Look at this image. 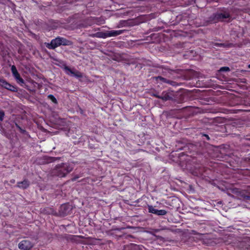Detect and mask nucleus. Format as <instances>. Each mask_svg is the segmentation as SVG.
I'll use <instances>...</instances> for the list:
<instances>
[{
  "label": "nucleus",
  "instance_id": "nucleus-1",
  "mask_svg": "<svg viewBox=\"0 0 250 250\" xmlns=\"http://www.w3.org/2000/svg\"><path fill=\"white\" fill-rule=\"evenodd\" d=\"M73 167L67 163L57 165L52 171V174L60 177H64L72 171Z\"/></svg>",
  "mask_w": 250,
  "mask_h": 250
},
{
  "label": "nucleus",
  "instance_id": "nucleus-2",
  "mask_svg": "<svg viewBox=\"0 0 250 250\" xmlns=\"http://www.w3.org/2000/svg\"><path fill=\"white\" fill-rule=\"evenodd\" d=\"M72 44V42L71 41L60 37L52 40L50 43H45L46 47L49 49H54L61 45L69 46Z\"/></svg>",
  "mask_w": 250,
  "mask_h": 250
},
{
  "label": "nucleus",
  "instance_id": "nucleus-3",
  "mask_svg": "<svg viewBox=\"0 0 250 250\" xmlns=\"http://www.w3.org/2000/svg\"><path fill=\"white\" fill-rule=\"evenodd\" d=\"M229 13L224 12L223 13L217 12L213 14L209 18V21L216 22L218 21H223L225 19L229 18Z\"/></svg>",
  "mask_w": 250,
  "mask_h": 250
},
{
  "label": "nucleus",
  "instance_id": "nucleus-4",
  "mask_svg": "<svg viewBox=\"0 0 250 250\" xmlns=\"http://www.w3.org/2000/svg\"><path fill=\"white\" fill-rule=\"evenodd\" d=\"M0 86L12 92H17L18 91L16 86L11 84L4 79H0Z\"/></svg>",
  "mask_w": 250,
  "mask_h": 250
},
{
  "label": "nucleus",
  "instance_id": "nucleus-5",
  "mask_svg": "<svg viewBox=\"0 0 250 250\" xmlns=\"http://www.w3.org/2000/svg\"><path fill=\"white\" fill-rule=\"evenodd\" d=\"M33 247V244L30 241L24 240L20 242L18 247L22 250H30Z\"/></svg>",
  "mask_w": 250,
  "mask_h": 250
},
{
  "label": "nucleus",
  "instance_id": "nucleus-6",
  "mask_svg": "<svg viewBox=\"0 0 250 250\" xmlns=\"http://www.w3.org/2000/svg\"><path fill=\"white\" fill-rule=\"evenodd\" d=\"M11 71L17 82L21 85H22L24 83V81L21 77L20 74L17 70L16 67L14 65L11 66Z\"/></svg>",
  "mask_w": 250,
  "mask_h": 250
},
{
  "label": "nucleus",
  "instance_id": "nucleus-7",
  "mask_svg": "<svg viewBox=\"0 0 250 250\" xmlns=\"http://www.w3.org/2000/svg\"><path fill=\"white\" fill-rule=\"evenodd\" d=\"M160 99L164 101H167L168 100L174 101V99L173 98V94L172 92L165 91H163L161 95Z\"/></svg>",
  "mask_w": 250,
  "mask_h": 250
},
{
  "label": "nucleus",
  "instance_id": "nucleus-8",
  "mask_svg": "<svg viewBox=\"0 0 250 250\" xmlns=\"http://www.w3.org/2000/svg\"><path fill=\"white\" fill-rule=\"evenodd\" d=\"M64 69L68 75H71L76 78L82 77V74L78 71H73L67 66H65Z\"/></svg>",
  "mask_w": 250,
  "mask_h": 250
},
{
  "label": "nucleus",
  "instance_id": "nucleus-9",
  "mask_svg": "<svg viewBox=\"0 0 250 250\" xmlns=\"http://www.w3.org/2000/svg\"><path fill=\"white\" fill-rule=\"evenodd\" d=\"M124 30H110L106 32V38L117 36L124 32Z\"/></svg>",
  "mask_w": 250,
  "mask_h": 250
},
{
  "label": "nucleus",
  "instance_id": "nucleus-10",
  "mask_svg": "<svg viewBox=\"0 0 250 250\" xmlns=\"http://www.w3.org/2000/svg\"><path fill=\"white\" fill-rule=\"evenodd\" d=\"M30 185V182L25 179L22 182H19L17 183V187L22 189L27 188Z\"/></svg>",
  "mask_w": 250,
  "mask_h": 250
},
{
  "label": "nucleus",
  "instance_id": "nucleus-11",
  "mask_svg": "<svg viewBox=\"0 0 250 250\" xmlns=\"http://www.w3.org/2000/svg\"><path fill=\"white\" fill-rule=\"evenodd\" d=\"M70 210V208L68 205L63 204L60 207V212L64 215H67Z\"/></svg>",
  "mask_w": 250,
  "mask_h": 250
},
{
  "label": "nucleus",
  "instance_id": "nucleus-12",
  "mask_svg": "<svg viewBox=\"0 0 250 250\" xmlns=\"http://www.w3.org/2000/svg\"><path fill=\"white\" fill-rule=\"evenodd\" d=\"M42 158L43 160V163H49L60 159V157H51L48 156H44Z\"/></svg>",
  "mask_w": 250,
  "mask_h": 250
},
{
  "label": "nucleus",
  "instance_id": "nucleus-13",
  "mask_svg": "<svg viewBox=\"0 0 250 250\" xmlns=\"http://www.w3.org/2000/svg\"><path fill=\"white\" fill-rule=\"evenodd\" d=\"M213 46L215 48V46L222 47H230L233 46L232 43L225 44V43H214Z\"/></svg>",
  "mask_w": 250,
  "mask_h": 250
},
{
  "label": "nucleus",
  "instance_id": "nucleus-14",
  "mask_svg": "<svg viewBox=\"0 0 250 250\" xmlns=\"http://www.w3.org/2000/svg\"><path fill=\"white\" fill-rule=\"evenodd\" d=\"M93 36L99 38H106V32H98L94 34Z\"/></svg>",
  "mask_w": 250,
  "mask_h": 250
},
{
  "label": "nucleus",
  "instance_id": "nucleus-15",
  "mask_svg": "<svg viewBox=\"0 0 250 250\" xmlns=\"http://www.w3.org/2000/svg\"><path fill=\"white\" fill-rule=\"evenodd\" d=\"M147 208H148V212L149 213H153V214L157 215L158 209H155L151 205H148Z\"/></svg>",
  "mask_w": 250,
  "mask_h": 250
},
{
  "label": "nucleus",
  "instance_id": "nucleus-16",
  "mask_svg": "<svg viewBox=\"0 0 250 250\" xmlns=\"http://www.w3.org/2000/svg\"><path fill=\"white\" fill-rule=\"evenodd\" d=\"M84 238V236L82 235H73L72 236V240L75 242H81L80 239Z\"/></svg>",
  "mask_w": 250,
  "mask_h": 250
},
{
  "label": "nucleus",
  "instance_id": "nucleus-17",
  "mask_svg": "<svg viewBox=\"0 0 250 250\" xmlns=\"http://www.w3.org/2000/svg\"><path fill=\"white\" fill-rule=\"evenodd\" d=\"M86 239H89L90 240V242H89V244L91 245H95L97 244V241H101V240L100 239H97V238H93L91 237H87Z\"/></svg>",
  "mask_w": 250,
  "mask_h": 250
},
{
  "label": "nucleus",
  "instance_id": "nucleus-18",
  "mask_svg": "<svg viewBox=\"0 0 250 250\" xmlns=\"http://www.w3.org/2000/svg\"><path fill=\"white\" fill-rule=\"evenodd\" d=\"M167 213V211L164 209L158 210L157 215L158 216L165 215Z\"/></svg>",
  "mask_w": 250,
  "mask_h": 250
},
{
  "label": "nucleus",
  "instance_id": "nucleus-19",
  "mask_svg": "<svg viewBox=\"0 0 250 250\" xmlns=\"http://www.w3.org/2000/svg\"><path fill=\"white\" fill-rule=\"evenodd\" d=\"M155 78L156 80H159L161 81L162 82L165 83H167V82H168V80H167V79H166L165 78L162 77V76L156 77Z\"/></svg>",
  "mask_w": 250,
  "mask_h": 250
},
{
  "label": "nucleus",
  "instance_id": "nucleus-20",
  "mask_svg": "<svg viewBox=\"0 0 250 250\" xmlns=\"http://www.w3.org/2000/svg\"><path fill=\"white\" fill-rule=\"evenodd\" d=\"M48 98L49 99H50V100H51L54 103H55V104L57 103V99L53 95L50 94V95H48Z\"/></svg>",
  "mask_w": 250,
  "mask_h": 250
},
{
  "label": "nucleus",
  "instance_id": "nucleus-21",
  "mask_svg": "<svg viewBox=\"0 0 250 250\" xmlns=\"http://www.w3.org/2000/svg\"><path fill=\"white\" fill-rule=\"evenodd\" d=\"M168 72L170 74H173L174 73H178L180 71V70H172V69H167Z\"/></svg>",
  "mask_w": 250,
  "mask_h": 250
},
{
  "label": "nucleus",
  "instance_id": "nucleus-22",
  "mask_svg": "<svg viewBox=\"0 0 250 250\" xmlns=\"http://www.w3.org/2000/svg\"><path fill=\"white\" fill-rule=\"evenodd\" d=\"M4 112L3 110L0 109V120L1 121H3L4 116Z\"/></svg>",
  "mask_w": 250,
  "mask_h": 250
},
{
  "label": "nucleus",
  "instance_id": "nucleus-23",
  "mask_svg": "<svg viewBox=\"0 0 250 250\" xmlns=\"http://www.w3.org/2000/svg\"><path fill=\"white\" fill-rule=\"evenodd\" d=\"M229 68L227 66L222 67L220 69V71H229Z\"/></svg>",
  "mask_w": 250,
  "mask_h": 250
},
{
  "label": "nucleus",
  "instance_id": "nucleus-24",
  "mask_svg": "<svg viewBox=\"0 0 250 250\" xmlns=\"http://www.w3.org/2000/svg\"><path fill=\"white\" fill-rule=\"evenodd\" d=\"M16 127L19 129L21 133H24L25 132V130L24 129H22L18 124H16Z\"/></svg>",
  "mask_w": 250,
  "mask_h": 250
},
{
  "label": "nucleus",
  "instance_id": "nucleus-25",
  "mask_svg": "<svg viewBox=\"0 0 250 250\" xmlns=\"http://www.w3.org/2000/svg\"><path fill=\"white\" fill-rule=\"evenodd\" d=\"M165 229H168L165 227V228H162L161 229H154V232H158L161 230H165Z\"/></svg>",
  "mask_w": 250,
  "mask_h": 250
},
{
  "label": "nucleus",
  "instance_id": "nucleus-26",
  "mask_svg": "<svg viewBox=\"0 0 250 250\" xmlns=\"http://www.w3.org/2000/svg\"><path fill=\"white\" fill-rule=\"evenodd\" d=\"M152 95L159 99H160L161 97V95H159L157 93H154L152 94Z\"/></svg>",
  "mask_w": 250,
  "mask_h": 250
},
{
  "label": "nucleus",
  "instance_id": "nucleus-27",
  "mask_svg": "<svg viewBox=\"0 0 250 250\" xmlns=\"http://www.w3.org/2000/svg\"><path fill=\"white\" fill-rule=\"evenodd\" d=\"M168 82H167V83H169V84H171L172 85H174V83H175L174 82L172 81H170V80H168Z\"/></svg>",
  "mask_w": 250,
  "mask_h": 250
},
{
  "label": "nucleus",
  "instance_id": "nucleus-28",
  "mask_svg": "<svg viewBox=\"0 0 250 250\" xmlns=\"http://www.w3.org/2000/svg\"><path fill=\"white\" fill-rule=\"evenodd\" d=\"M202 136H205L206 137V138L207 139V140H210V138L208 135L206 134H202Z\"/></svg>",
  "mask_w": 250,
  "mask_h": 250
},
{
  "label": "nucleus",
  "instance_id": "nucleus-29",
  "mask_svg": "<svg viewBox=\"0 0 250 250\" xmlns=\"http://www.w3.org/2000/svg\"><path fill=\"white\" fill-rule=\"evenodd\" d=\"M244 199L245 200H250V195H245L244 196Z\"/></svg>",
  "mask_w": 250,
  "mask_h": 250
},
{
  "label": "nucleus",
  "instance_id": "nucleus-30",
  "mask_svg": "<svg viewBox=\"0 0 250 250\" xmlns=\"http://www.w3.org/2000/svg\"><path fill=\"white\" fill-rule=\"evenodd\" d=\"M245 139H246V140H249V141H250V134L246 135V136L245 137Z\"/></svg>",
  "mask_w": 250,
  "mask_h": 250
},
{
  "label": "nucleus",
  "instance_id": "nucleus-31",
  "mask_svg": "<svg viewBox=\"0 0 250 250\" xmlns=\"http://www.w3.org/2000/svg\"><path fill=\"white\" fill-rule=\"evenodd\" d=\"M155 236H156V237H157V238H158V239H161H161H163V237H161V236H156V235H155Z\"/></svg>",
  "mask_w": 250,
  "mask_h": 250
},
{
  "label": "nucleus",
  "instance_id": "nucleus-32",
  "mask_svg": "<svg viewBox=\"0 0 250 250\" xmlns=\"http://www.w3.org/2000/svg\"><path fill=\"white\" fill-rule=\"evenodd\" d=\"M77 178H78V177H75V178H73V179H72V181H75V180H76Z\"/></svg>",
  "mask_w": 250,
  "mask_h": 250
},
{
  "label": "nucleus",
  "instance_id": "nucleus-33",
  "mask_svg": "<svg viewBox=\"0 0 250 250\" xmlns=\"http://www.w3.org/2000/svg\"><path fill=\"white\" fill-rule=\"evenodd\" d=\"M10 182L12 183H15V180H11L10 181Z\"/></svg>",
  "mask_w": 250,
  "mask_h": 250
},
{
  "label": "nucleus",
  "instance_id": "nucleus-34",
  "mask_svg": "<svg viewBox=\"0 0 250 250\" xmlns=\"http://www.w3.org/2000/svg\"><path fill=\"white\" fill-rule=\"evenodd\" d=\"M130 246H131V247H136V245H134V244H131Z\"/></svg>",
  "mask_w": 250,
  "mask_h": 250
},
{
  "label": "nucleus",
  "instance_id": "nucleus-35",
  "mask_svg": "<svg viewBox=\"0 0 250 250\" xmlns=\"http://www.w3.org/2000/svg\"><path fill=\"white\" fill-rule=\"evenodd\" d=\"M248 68H250V64L248 65Z\"/></svg>",
  "mask_w": 250,
  "mask_h": 250
}]
</instances>
